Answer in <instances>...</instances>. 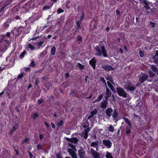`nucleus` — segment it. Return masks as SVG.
<instances>
[{
	"label": "nucleus",
	"instance_id": "obj_1",
	"mask_svg": "<svg viewBox=\"0 0 158 158\" xmlns=\"http://www.w3.org/2000/svg\"><path fill=\"white\" fill-rule=\"evenodd\" d=\"M105 43L104 41H101L99 42V46H101V49L99 48V56L101 55L104 57H108V56L107 54V52L104 47Z\"/></svg>",
	"mask_w": 158,
	"mask_h": 158
},
{
	"label": "nucleus",
	"instance_id": "obj_2",
	"mask_svg": "<svg viewBox=\"0 0 158 158\" xmlns=\"http://www.w3.org/2000/svg\"><path fill=\"white\" fill-rule=\"evenodd\" d=\"M116 92L118 95L120 96H122L123 98L127 97V94L125 91L124 89L120 87H118L116 88Z\"/></svg>",
	"mask_w": 158,
	"mask_h": 158
},
{
	"label": "nucleus",
	"instance_id": "obj_3",
	"mask_svg": "<svg viewBox=\"0 0 158 158\" xmlns=\"http://www.w3.org/2000/svg\"><path fill=\"white\" fill-rule=\"evenodd\" d=\"M92 125V124L90 125L89 124L87 120L85 119L83 121V126L84 128L85 131H89Z\"/></svg>",
	"mask_w": 158,
	"mask_h": 158
},
{
	"label": "nucleus",
	"instance_id": "obj_4",
	"mask_svg": "<svg viewBox=\"0 0 158 158\" xmlns=\"http://www.w3.org/2000/svg\"><path fill=\"white\" fill-rule=\"evenodd\" d=\"M139 77V81L141 84L143 83L148 80V75L145 73H141V74Z\"/></svg>",
	"mask_w": 158,
	"mask_h": 158
},
{
	"label": "nucleus",
	"instance_id": "obj_5",
	"mask_svg": "<svg viewBox=\"0 0 158 158\" xmlns=\"http://www.w3.org/2000/svg\"><path fill=\"white\" fill-rule=\"evenodd\" d=\"M125 89L129 90L131 93H133L134 90L136 89V87L132 83H129L127 85L125 86Z\"/></svg>",
	"mask_w": 158,
	"mask_h": 158
},
{
	"label": "nucleus",
	"instance_id": "obj_6",
	"mask_svg": "<svg viewBox=\"0 0 158 158\" xmlns=\"http://www.w3.org/2000/svg\"><path fill=\"white\" fill-rule=\"evenodd\" d=\"M5 42H3V43L5 44V45H2L0 46V52H3L5 51L7 49V46L9 45V42L7 40H5Z\"/></svg>",
	"mask_w": 158,
	"mask_h": 158
},
{
	"label": "nucleus",
	"instance_id": "obj_7",
	"mask_svg": "<svg viewBox=\"0 0 158 158\" xmlns=\"http://www.w3.org/2000/svg\"><path fill=\"white\" fill-rule=\"evenodd\" d=\"M68 151L73 158H77L76 151L74 150L71 148H68Z\"/></svg>",
	"mask_w": 158,
	"mask_h": 158
},
{
	"label": "nucleus",
	"instance_id": "obj_8",
	"mask_svg": "<svg viewBox=\"0 0 158 158\" xmlns=\"http://www.w3.org/2000/svg\"><path fill=\"white\" fill-rule=\"evenodd\" d=\"M132 128V125H127L125 129L126 134L128 135H129L131 132V129Z\"/></svg>",
	"mask_w": 158,
	"mask_h": 158
},
{
	"label": "nucleus",
	"instance_id": "obj_9",
	"mask_svg": "<svg viewBox=\"0 0 158 158\" xmlns=\"http://www.w3.org/2000/svg\"><path fill=\"white\" fill-rule=\"evenodd\" d=\"M154 63L156 64V66L158 65V50L156 51L155 55L152 57Z\"/></svg>",
	"mask_w": 158,
	"mask_h": 158
},
{
	"label": "nucleus",
	"instance_id": "obj_10",
	"mask_svg": "<svg viewBox=\"0 0 158 158\" xmlns=\"http://www.w3.org/2000/svg\"><path fill=\"white\" fill-rule=\"evenodd\" d=\"M103 143L108 148H110L112 145V143L109 140H103Z\"/></svg>",
	"mask_w": 158,
	"mask_h": 158
},
{
	"label": "nucleus",
	"instance_id": "obj_11",
	"mask_svg": "<svg viewBox=\"0 0 158 158\" xmlns=\"http://www.w3.org/2000/svg\"><path fill=\"white\" fill-rule=\"evenodd\" d=\"M85 151L82 149L78 151V155L80 158H84L85 156Z\"/></svg>",
	"mask_w": 158,
	"mask_h": 158
},
{
	"label": "nucleus",
	"instance_id": "obj_12",
	"mask_svg": "<svg viewBox=\"0 0 158 158\" xmlns=\"http://www.w3.org/2000/svg\"><path fill=\"white\" fill-rule=\"evenodd\" d=\"M106 96L105 97V99L106 100H108V97H110L111 96V92L107 87H106Z\"/></svg>",
	"mask_w": 158,
	"mask_h": 158
},
{
	"label": "nucleus",
	"instance_id": "obj_13",
	"mask_svg": "<svg viewBox=\"0 0 158 158\" xmlns=\"http://www.w3.org/2000/svg\"><path fill=\"white\" fill-rule=\"evenodd\" d=\"M107 101L105 99V100H103L101 102L100 107L103 109H105L107 105Z\"/></svg>",
	"mask_w": 158,
	"mask_h": 158
},
{
	"label": "nucleus",
	"instance_id": "obj_14",
	"mask_svg": "<svg viewBox=\"0 0 158 158\" xmlns=\"http://www.w3.org/2000/svg\"><path fill=\"white\" fill-rule=\"evenodd\" d=\"M90 153L93 155L94 158H99V154L94 149L92 148Z\"/></svg>",
	"mask_w": 158,
	"mask_h": 158
},
{
	"label": "nucleus",
	"instance_id": "obj_15",
	"mask_svg": "<svg viewBox=\"0 0 158 158\" xmlns=\"http://www.w3.org/2000/svg\"><path fill=\"white\" fill-rule=\"evenodd\" d=\"M112 112L113 110L112 108L110 107L106 109V113L107 116H108V118H109L111 116V113Z\"/></svg>",
	"mask_w": 158,
	"mask_h": 158
},
{
	"label": "nucleus",
	"instance_id": "obj_16",
	"mask_svg": "<svg viewBox=\"0 0 158 158\" xmlns=\"http://www.w3.org/2000/svg\"><path fill=\"white\" fill-rule=\"evenodd\" d=\"M102 68L104 69L106 71H109L111 70H113V69L112 66L110 65H106L105 66H102Z\"/></svg>",
	"mask_w": 158,
	"mask_h": 158
},
{
	"label": "nucleus",
	"instance_id": "obj_17",
	"mask_svg": "<svg viewBox=\"0 0 158 158\" xmlns=\"http://www.w3.org/2000/svg\"><path fill=\"white\" fill-rule=\"evenodd\" d=\"M67 141L74 144H76L78 141L77 139L76 138H72L71 139L67 138Z\"/></svg>",
	"mask_w": 158,
	"mask_h": 158
},
{
	"label": "nucleus",
	"instance_id": "obj_18",
	"mask_svg": "<svg viewBox=\"0 0 158 158\" xmlns=\"http://www.w3.org/2000/svg\"><path fill=\"white\" fill-rule=\"evenodd\" d=\"M107 84L109 87L114 93L116 92L117 91L115 89L113 85L111 84L109 81H107Z\"/></svg>",
	"mask_w": 158,
	"mask_h": 158
},
{
	"label": "nucleus",
	"instance_id": "obj_19",
	"mask_svg": "<svg viewBox=\"0 0 158 158\" xmlns=\"http://www.w3.org/2000/svg\"><path fill=\"white\" fill-rule=\"evenodd\" d=\"M97 112V110L95 109L93 111L91 112L90 113V115L88 117V119H90L92 117L94 116L95 114H96Z\"/></svg>",
	"mask_w": 158,
	"mask_h": 158
},
{
	"label": "nucleus",
	"instance_id": "obj_20",
	"mask_svg": "<svg viewBox=\"0 0 158 158\" xmlns=\"http://www.w3.org/2000/svg\"><path fill=\"white\" fill-rule=\"evenodd\" d=\"M96 60L94 58L91 60L89 61L90 64L93 67L94 69H95V64Z\"/></svg>",
	"mask_w": 158,
	"mask_h": 158
},
{
	"label": "nucleus",
	"instance_id": "obj_21",
	"mask_svg": "<svg viewBox=\"0 0 158 158\" xmlns=\"http://www.w3.org/2000/svg\"><path fill=\"white\" fill-rule=\"evenodd\" d=\"M118 116V113L116 110L114 109L112 114V116L114 119H115Z\"/></svg>",
	"mask_w": 158,
	"mask_h": 158
},
{
	"label": "nucleus",
	"instance_id": "obj_22",
	"mask_svg": "<svg viewBox=\"0 0 158 158\" xmlns=\"http://www.w3.org/2000/svg\"><path fill=\"white\" fill-rule=\"evenodd\" d=\"M108 131H109L113 133L114 131V127L112 125H110L108 128Z\"/></svg>",
	"mask_w": 158,
	"mask_h": 158
},
{
	"label": "nucleus",
	"instance_id": "obj_23",
	"mask_svg": "<svg viewBox=\"0 0 158 158\" xmlns=\"http://www.w3.org/2000/svg\"><path fill=\"white\" fill-rule=\"evenodd\" d=\"M84 17V15L83 14L81 17V18L80 20L78 21L77 22V23L78 26V27H80V24H81L82 20L83 19V18Z\"/></svg>",
	"mask_w": 158,
	"mask_h": 158
},
{
	"label": "nucleus",
	"instance_id": "obj_24",
	"mask_svg": "<svg viewBox=\"0 0 158 158\" xmlns=\"http://www.w3.org/2000/svg\"><path fill=\"white\" fill-rule=\"evenodd\" d=\"M56 50V48L55 46H53L51 49V54L54 55L55 54Z\"/></svg>",
	"mask_w": 158,
	"mask_h": 158
},
{
	"label": "nucleus",
	"instance_id": "obj_25",
	"mask_svg": "<svg viewBox=\"0 0 158 158\" xmlns=\"http://www.w3.org/2000/svg\"><path fill=\"white\" fill-rule=\"evenodd\" d=\"M141 4H145V5H147L148 4V2L146 0H139Z\"/></svg>",
	"mask_w": 158,
	"mask_h": 158
},
{
	"label": "nucleus",
	"instance_id": "obj_26",
	"mask_svg": "<svg viewBox=\"0 0 158 158\" xmlns=\"http://www.w3.org/2000/svg\"><path fill=\"white\" fill-rule=\"evenodd\" d=\"M53 5V3L52 4L50 5H45L43 8V9L44 10H47L49 9L51 7H52Z\"/></svg>",
	"mask_w": 158,
	"mask_h": 158
},
{
	"label": "nucleus",
	"instance_id": "obj_27",
	"mask_svg": "<svg viewBox=\"0 0 158 158\" xmlns=\"http://www.w3.org/2000/svg\"><path fill=\"white\" fill-rule=\"evenodd\" d=\"M123 119L125 121L126 123H127L128 125H132L130 122L129 121L128 119L125 117H123Z\"/></svg>",
	"mask_w": 158,
	"mask_h": 158
},
{
	"label": "nucleus",
	"instance_id": "obj_28",
	"mask_svg": "<svg viewBox=\"0 0 158 158\" xmlns=\"http://www.w3.org/2000/svg\"><path fill=\"white\" fill-rule=\"evenodd\" d=\"M151 69L154 72H157V69L156 67L154 65H151Z\"/></svg>",
	"mask_w": 158,
	"mask_h": 158
},
{
	"label": "nucleus",
	"instance_id": "obj_29",
	"mask_svg": "<svg viewBox=\"0 0 158 158\" xmlns=\"http://www.w3.org/2000/svg\"><path fill=\"white\" fill-rule=\"evenodd\" d=\"M68 145L69 146L71 147L75 151H76L77 150L76 148L75 145H73L71 143H69Z\"/></svg>",
	"mask_w": 158,
	"mask_h": 158
},
{
	"label": "nucleus",
	"instance_id": "obj_30",
	"mask_svg": "<svg viewBox=\"0 0 158 158\" xmlns=\"http://www.w3.org/2000/svg\"><path fill=\"white\" fill-rule=\"evenodd\" d=\"M106 156V158H113L111 153L108 152H107Z\"/></svg>",
	"mask_w": 158,
	"mask_h": 158
},
{
	"label": "nucleus",
	"instance_id": "obj_31",
	"mask_svg": "<svg viewBox=\"0 0 158 158\" xmlns=\"http://www.w3.org/2000/svg\"><path fill=\"white\" fill-rule=\"evenodd\" d=\"M91 146L95 148H96V150H97L98 148V146L96 142H93L92 143H91Z\"/></svg>",
	"mask_w": 158,
	"mask_h": 158
},
{
	"label": "nucleus",
	"instance_id": "obj_32",
	"mask_svg": "<svg viewBox=\"0 0 158 158\" xmlns=\"http://www.w3.org/2000/svg\"><path fill=\"white\" fill-rule=\"evenodd\" d=\"M148 73L149 74V76L150 77H154L155 75V74L151 70H149L148 72Z\"/></svg>",
	"mask_w": 158,
	"mask_h": 158
},
{
	"label": "nucleus",
	"instance_id": "obj_33",
	"mask_svg": "<svg viewBox=\"0 0 158 158\" xmlns=\"http://www.w3.org/2000/svg\"><path fill=\"white\" fill-rule=\"evenodd\" d=\"M28 47L30 48L31 50H33L35 49V47L30 44H28Z\"/></svg>",
	"mask_w": 158,
	"mask_h": 158
},
{
	"label": "nucleus",
	"instance_id": "obj_34",
	"mask_svg": "<svg viewBox=\"0 0 158 158\" xmlns=\"http://www.w3.org/2000/svg\"><path fill=\"white\" fill-rule=\"evenodd\" d=\"M77 65L81 69H84V66L79 63L77 64Z\"/></svg>",
	"mask_w": 158,
	"mask_h": 158
},
{
	"label": "nucleus",
	"instance_id": "obj_35",
	"mask_svg": "<svg viewBox=\"0 0 158 158\" xmlns=\"http://www.w3.org/2000/svg\"><path fill=\"white\" fill-rule=\"evenodd\" d=\"M44 43L43 41H40L37 43V45L39 47L41 46Z\"/></svg>",
	"mask_w": 158,
	"mask_h": 158
},
{
	"label": "nucleus",
	"instance_id": "obj_36",
	"mask_svg": "<svg viewBox=\"0 0 158 158\" xmlns=\"http://www.w3.org/2000/svg\"><path fill=\"white\" fill-rule=\"evenodd\" d=\"M143 7L145 8L146 10H149L150 9V6L148 5V4L146 5H144Z\"/></svg>",
	"mask_w": 158,
	"mask_h": 158
},
{
	"label": "nucleus",
	"instance_id": "obj_37",
	"mask_svg": "<svg viewBox=\"0 0 158 158\" xmlns=\"http://www.w3.org/2000/svg\"><path fill=\"white\" fill-rule=\"evenodd\" d=\"M26 51H24L23 52H22L20 55V56L21 58H23L24 56V55L26 54Z\"/></svg>",
	"mask_w": 158,
	"mask_h": 158
},
{
	"label": "nucleus",
	"instance_id": "obj_38",
	"mask_svg": "<svg viewBox=\"0 0 158 158\" xmlns=\"http://www.w3.org/2000/svg\"><path fill=\"white\" fill-rule=\"evenodd\" d=\"M139 54L140 56L141 57H143L144 56V53L142 51H140L139 52Z\"/></svg>",
	"mask_w": 158,
	"mask_h": 158
},
{
	"label": "nucleus",
	"instance_id": "obj_39",
	"mask_svg": "<svg viewBox=\"0 0 158 158\" xmlns=\"http://www.w3.org/2000/svg\"><path fill=\"white\" fill-rule=\"evenodd\" d=\"M31 66L32 67H35V63L34 60L31 61V62L30 64Z\"/></svg>",
	"mask_w": 158,
	"mask_h": 158
},
{
	"label": "nucleus",
	"instance_id": "obj_40",
	"mask_svg": "<svg viewBox=\"0 0 158 158\" xmlns=\"http://www.w3.org/2000/svg\"><path fill=\"white\" fill-rule=\"evenodd\" d=\"M63 12V10L60 8H59L57 10V13L59 14L61 13H62Z\"/></svg>",
	"mask_w": 158,
	"mask_h": 158
},
{
	"label": "nucleus",
	"instance_id": "obj_41",
	"mask_svg": "<svg viewBox=\"0 0 158 158\" xmlns=\"http://www.w3.org/2000/svg\"><path fill=\"white\" fill-rule=\"evenodd\" d=\"M64 122L62 120L60 121L59 122L58 126H61L63 124Z\"/></svg>",
	"mask_w": 158,
	"mask_h": 158
},
{
	"label": "nucleus",
	"instance_id": "obj_42",
	"mask_svg": "<svg viewBox=\"0 0 158 158\" xmlns=\"http://www.w3.org/2000/svg\"><path fill=\"white\" fill-rule=\"evenodd\" d=\"M38 113H35L34 114H33L32 117L33 118H36L38 117Z\"/></svg>",
	"mask_w": 158,
	"mask_h": 158
},
{
	"label": "nucleus",
	"instance_id": "obj_43",
	"mask_svg": "<svg viewBox=\"0 0 158 158\" xmlns=\"http://www.w3.org/2000/svg\"><path fill=\"white\" fill-rule=\"evenodd\" d=\"M150 26L152 27H155V23H153L152 22H150Z\"/></svg>",
	"mask_w": 158,
	"mask_h": 158
},
{
	"label": "nucleus",
	"instance_id": "obj_44",
	"mask_svg": "<svg viewBox=\"0 0 158 158\" xmlns=\"http://www.w3.org/2000/svg\"><path fill=\"white\" fill-rule=\"evenodd\" d=\"M156 9L155 8H152L150 10L151 13H155L156 12Z\"/></svg>",
	"mask_w": 158,
	"mask_h": 158
},
{
	"label": "nucleus",
	"instance_id": "obj_45",
	"mask_svg": "<svg viewBox=\"0 0 158 158\" xmlns=\"http://www.w3.org/2000/svg\"><path fill=\"white\" fill-rule=\"evenodd\" d=\"M44 135L43 134H39V138L40 139L42 140L44 138Z\"/></svg>",
	"mask_w": 158,
	"mask_h": 158
},
{
	"label": "nucleus",
	"instance_id": "obj_46",
	"mask_svg": "<svg viewBox=\"0 0 158 158\" xmlns=\"http://www.w3.org/2000/svg\"><path fill=\"white\" fill-rule=\"evenodd\" d=\"M46 52H43L41 53L40 54V56L41 57H43L44 56V55L46 54Z\"/></svg>",
	"mask_w": 158,
	"mask_h": 158
},
{
	"label": "nucleus",
	"instance_id": "obj_47",
	"mask_svg": "<svg viewBox=\"0 0 158 158\" xmlns=\"http://www.w3.org/2000/svg\"><path fill=\"white\" fill-rule=\"evenodd\" d=\"M88 132L86 131H85V134H84V138L85 139H87L88 136Z\"/></svg>",
	"mask_w": 158,
	"mask_h": 158
},
{
	"label": "nucleus",
	"instance_id": "obj_48",
	"mask_svg": "<svg viewBox=\"0 0 158 158\" xmlns=\"http://www.w3.org/2000/svg\"><path fill=\"white\" fill-rule=\"evenodd\" d=\"M106 79L110 81H111V80L113 79L112 77L110 76H108Z\"/></svg>",
	"mask_w": 158,
	"mask_h": 158
},
{
	"label": "nucleus",
	"instance_id": "obj_49",
	"mask_svg": "<svg viewBox=\"0 0 158 158\" xmlns=\"http://www.w3.org/2000/svg\"><path fill=\"white\" fill-rule=\"evenodd\" d=\"M100 79L102 81V82H103V83H104L105 84V85H106V81H105V80L104 79V78H103V77H101L100 78Z\"/></svg>",
	"mask_w": 158,
	"mask_h": 158
},
{
	"label": "nucleus",
	"instance_id": "obj_50",
	"mask_svg": "<svg viewBox=\"0 0 158 158\" xmlns=\"http://www.w3.org/2000/svg\"><path fill=\"white\" fill-rule=\"evenodd\" d=\"M28 141V139L27 138H26L22 141L23 143H25L27 142Z\"/></svg>",
	"mask_w": 158,
	"mask_h": 158
},
{
	"label": "nucleus",
	"instance_id": "obj_51",
	"mask_svg": "<svg viewBox=\"0 0 158 158\" xmlns=\"http://www.w3.org/2000/svg\"><path fill=\"white\" fill-rule=\"evenodd\" d=\"M23 76V74H19L18 76V79H20Z\"/></svg>",
	"mask_w": 158,
	"mask_h": 158
},
{
	"label": "nucleus",
	"instance_id": "obj_52",
	"mask_svg": "<svg viewBox=\"0 0 158 158\" xmlns=\"http://www.w3.org/2000/svg\"><path fill=\"white\" fill-rule=\"evenodd\" d=\"M43 102V99H39L38 101V103L39 104H40Z\"/></svg>",
	"mask_w": 158,
	"mask_h": 158
},
{
	"label": "nucleus",
	"instance_id": "obj_53",
	"mask_svg": "<svg viewBox=\"0 0 158 158\" xmlns=\"http://www.w3.org/2000/svg\"><path fill=\"white\" fill-rule=\"evenodd\" d=\"M16 127L14 126L13 127V128H12V130L13 131H15V130L17 128V127H18V125H16Z\"/></svg>",
	"mask_w": 158,
	"mask_h": 158
},
{
	"label": "nucleus",
	"instance_id": "obj_54",
	"mask_svg": "<svg viewBox=\"0 0 158 158\" xmlns=\"http://www.w3.org/2000/svg\"><path fill=\"white\" fill-rule=\"evenodd\" d=\"M37 148L38 149H41V146L40 144H39L37 146Z\"/></svg>",
	"mask_w": 158,
	"mask_h": 158
},
{
	"label": "nucleus",
	"instance_id": "obj_55",
	"mask_svg": "<svg viewBox=\"0 0 158 158\" xmlns=\"http://www.w3.org/2000/svg\"><path fill=\"white\" fill-rule=\"evenodd\" d=\"M51 126H52V127L53 128H55V126L54 124L53 123H52L51 124Z\"/></svg>",
	"mask_w": 158,
	"mask_h": 158
},
{
	"label": "nucleus",
	"instance_id": "obj_56",
	"mask_svg": "<svg viewBox=\"0 0 158 158\" xmlns=\"http://www.w3.org/2000/svg\"><path fill=\"white\" fill-rule=\"evenodd\" d=\"M56 157L57 158H62L61 156V155L59 154H57L56 155Z\"/></svg>",
	"mask_w": 158,
	"mask_h": 158
},
{
	"label": "nucleus",
	"instance_id": "obj_57",
	"mask_svg": "<svg viewBox=\"0 0 158 158\" xmlns=\"http://www.w3.org/2000/svg\"><path fill=\"white\" fill-rule=\"evenodd\" d=\"M65 76L66 77L68 78L69 77V73H67L65 74Z\"/></svg>",
	"mask_w": 158,
	"mask_h": 158
},
{
	"label": "nucleus",
	"instance_id": "obj_58",
	"mask_svg": "<svg viewBox=\"0 0 158 158\" xmlns=\"http://www.w3.org/2000/svg\"><path fill=\"white\" fill-rule=\"evenodd\" d=\"M10 35V32H7L6 34V35L8 37H9Z\"/></svg>",
	"mask_w": 158,
	"mask_h": 158
},
{
	"label": "nucleus",
	"instance_id": "obj_59",
	"mask_svg": "<svg viewBox=\"0 0 158 158\" xmlns=\"http://www.w3.org/2000/svg\"><path fill=\"white\" fill-rule=\"evenodd\" d=\"M103 95L101 94L99 96V101H100L102 98Z\"/></svg>",
	"mask_w": 158,
	"mask_h": 158
},
{
	"label": "nucleus",
	"instance_id": "obj_60",
	"mask_svg": "<svg viewBox=\"0 0 158 158\" xmlns=\"http://www.w3.org/2000/svg\"><path fill=\"white\" fill-rule=\"evenodd\" d=\"M110 29V28L109 27H107L106 28V31H107V32Z\"/></svg>",
	"mask_w": 158,
	"mask_h": 158
},
{
	"label": "nucleus",
	"instance_id": "obj_61",
	"mask_svg": "<svg viewBox=\"0 0 158 158\" xmlns=\"http://www.w3.org/2000/svg\"><path fill=\"white\" fill-rule=\"evenodd\" d=\"M141 83H138L136 84V87H138L139 86H140L141 85Z\"/></svg>",
	"mask_w": 158,
	"mask_h": 158
},
{
	"label": "nucleus",
	"instance_id": "obj_62",
	"mask_svg": "<svg viewBox=\"0 0 158 158\" xmlns=\"http://www.w3.org/2000/svg\"><path fill=\"white\" fill-rule=\"evenodd\" d=\"M116 12L118 15H119L120 14L119 11L118 10H116Z\"/></svg>",
	"mask_w": 158,
	"mask_h": 158
},
{
	"label": "nucleus",
	"instance_id": "obj_63",
	"mask_svg": "<svg viewBox=\"0 0 158 158\" xmlns=\"http://www.w3.org/2000/svg\"><path fill=\"white\" fill-rule=\"evenodd\" d=\"M45 124L47 127H49V125L47 123L45 122Z\"/></svg>",
	"mask_w": 158,
	"mask_h": 158
},
{
	"label": "nucleus",
	"instance_id": "obj_64",
	"mask_svg": "<svg viewBox=\"0 0 158 158\" xmlns=\"http://www.w3.org/2000/svg\"><path fill=\"white\" fill-rule=\"evenodd\" d=\"M30 70V69L29 68H27L26 69V71H29Z\"/></svg>",
	"mask_w": 158,
	"mask_h": 158
}]
</instances>
